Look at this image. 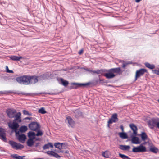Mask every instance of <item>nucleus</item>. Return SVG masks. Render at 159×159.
<instances>
[{
  "label": "nucleus",
  "mask_w": 159,
  "mask_h": 159,
  "mask_svg": "<svg viewBox=\"0 0 159 159\" xmlns=\"http://www.w3.org/2000/svg\"><path fill=\"white\" fill-rule=\"evenodd\" d=\"M0 94H5V91H0Z\"/></svg>",
  "instance_id": "nucleus-62"
},
{
  "label": "nucleus",
  "mask_w": 159,
  "mask_h": 159,
  "mask_svg": "<svg viewBox=\"0 0 159 159\" xmlns=\"http://www.w3.org/2000/svg\"><path fill=\"white\" fill-rule=\"evenodd\" d=\"M118 135L119 137L122 139H126L128 138V136L127 133L126 132L122 131L119 132Z\"/></svg>",
  "instance_id": "nucleus-25"
},
{
  "label": "nucleus",
  "mask_w": 159,
  "mask_h": 159,
  "mask_svg": "<svg viewBox=\"0 0 159 159\" xmlns=\"http://www.w3.org/2000/svg\"><path fill=\"white\" fill-rule=\"evenodd\" d=\"M124 70H121L120 67L112 68L108 70L100 69V75L105 76L108 79L115 77L118 75H120Z\"/></svg>",
  "instance_id": "nucleus-1"
},
{
  "label": "nucleus",
  "mask_w": 159,
  "mask_h": 159,
  "mask_svg": "<svg viewBox=\"0 0 159 159\" xmlns=\"http://www.w3.org/2000/svg\"><path fill=\"white\" fill-rule=\"evenodd\" d=\"M119 157L123 159H131L128 156L120 153H119Z\"/></svg>",
  "instance_id": "nucleus-37"
},
{
  "label": "nucleus",
  "mask_w": 159,
  "mask_h": 159,
  "mask_svg": "<svg viewBox=\"0 0 159 159\" xmlns=\"http://www.w3.org/2000/svg\"><path fill=\"white\" fill-rule=\"evenodd\" d=\"M144 141V142H143L140 144V146L141 147V148H142L145 152H148V151H147L146 147L145 146H143V145H146L147 143H148L149 142L148 141Z\"/></svg>",
  "instance_id": "nucleus-30"
},
{
  "label": "nucleus",
  "mask_w": 159,
  "mask_h": 159,
  "mask_svg": "<svg viewBox=\"0 0 159 159\" xmlns=\"http://www.w3.org/2000/svg\"><path fill=\"white\" fill-rule=\"evenodd\" d=\"M66 121H67L69 126H70L72 128L74 127L75 122L70 116H67L66 117Z\"/></svg>",
  "instance_id": "nucleus-17"
},
{
  "label": "nucleus",
  "mask_w": 159,
  "mask_h": 159,
  "mask_svg": "<svg viewBox=\"0 0 159 159\" xmlns=\"http://www.w3.org/2000/svg\"><path fill=\"white\" fill-rule=\"evenodd\" d=\"M131 63L132 62H128L127 63H123L122 64V67L123 68H125L128 65L131 64Z\"/></svg>",
  "instance_id": "nucleus-44"
},
{
  "label": "nucleus",
  "mask_w": 159,
  "mask_h": 159,
  "mask_svg": "<svg viewBox=\"0 0 159 159\" xmlns=\"http://www.w3.org/2000/svg\"><path fill=\"white\" fill-rule=\"evenodd\" d=\"M33 118L30 117H27L23 119V120H31Z\"/></svg>",
  "instance_id": "nucleus-49"
},
{
  "label": "nucleus",
  "mask_w": 159,
  "mask_h": 159,
  "mask_svg": "<svg viewBox=\"0 0 159 159\" xmlns=\"http://www.w3.org/2000/svg\"><path fill=\"white\" fill-rule=\"evenodd\" d=\"M36 76L37 77L38 81L39 80L41 81L43 80H45L49 79V73L47 72L38 76L36 75Z\"/></svg>",
  "instance_id": "nucleus-13"
},
{
  "label": "nucleus",
  "mask_w": 159,
  "mask_h": 159,
  "mask_svg": "<svg viewBox=\"0 0 159 159\" xmlns=\"http://www.w3.org/2000/svg\"><path fill=\"white\" fill-rule=\"evenodd\" d=\"M152 72L153 73L159 75V70H158L156 69L153 70L152 71Z\"/></svg>",
  "instance_id": "nucleus-45"
},
{
  "label": "nucleus",
  "mask_w": 159,
  "mask_h": 159,
  "mask_svg": "<svg viewBox=\"0 0 159 159\" xmlns=\"http://www.w3.org/2000/svg\"><path fill=\"white\" fill-rule=\"evenodd\" d=\"M91 74L93 75H94L95 74H99V69H98L96 71L92 70Z\"/></svg>",
  "instance_id": "nucleus-43"
},
{
  "label": "nucleus",
  "mask_w": 159,
  "mask_h": 159,
  "mask_svg": "<svg viewBox=\"0 0 159 159\" xmlns=\"http://www.w3.org/2000/svg\"><path fill=\"white\" fill-rule=\"evenodd\" d=\"M34 131L37 132V134H36V136H41L43 134V132L42 130L40 129H37L35 131Z\"/></svg>",
  "instance_id": "nucleus-34"
},
{
  "label": "nucleus",
  "mask_w": 159,
  "mask_h": 159,
  "mask_svg": "<svg viewBox=\"0 0 159 159\" xmlns=\"http://www.w3.org/2000/svg\"><path fill=\"white\" fill-rule=\"evenodd\" d=\"M6 113L8 118H14L12 121L8 123H20L22 122L21 113L20 112H17L16 109L9 108L6 109Z\"/></svg>",
  "instance_id": "nucleus-2"
},
{
  "label": "nucleus",
  "mask_w": 159,
  "mask_h": 159,
  "mask_svg": "<svg viewBox=\"0 0 159 159\" xmlns=\"http://www.w3.org/2000/svg\"><path fill=\"white\" fill-rule=\"evenodd\" d=\"M76 113L79 116H82L83 114L82 112L80 111H77Z\"/></svg>",
  "instance_id": "nucleus-47"
},
{
  "label": "nucleus",
  "mask_w": 159,
  "mask_h": 159,
  "mask_svg": "<svg viewBox=\"0 0 159 159\" xmlns=\"http://www.w3.org/2000/svg\"><path fill=\"white\" fill-rule=\"evenodd\" d=\"M7 125L9 128L11 129L10 133V135H11L13 132L15 133V135L16 136V133H18V128L20 127V125L19 123H7Z\"/></svg>",
  "instance_id": "nucleus-6"
},
{
  "label": "nucleus",
  "mask_w": 159,
  "mask_h": 159,
  "mask_svg": "<svg viewBox=\"0 0 159 159\" xmlns=\"http://www.w3.org/2000/svg\"><path fill=\"white\" fill-rule=\"evenodd\" d=\"M5 94H7L8 93H13L14 94H17L18 95H20L21 94L23 95H25L26 96H29L30 95H31V94H30V93H25L23 92H20L19 91H16V92H13L12 91L9 90L7 91H5Z\"/></svg>",
  "instance_id": "nucleus-15"
},
{
  "label": "nucleus",
  "mask_w": 159,
  "mask_h": 159,
  "mask_svg": "<svg viewBox=\"0 0 159 159\" xmlns=\"http://www.w3.org/2000/svg\"><path fill=\"white\" fill-rule=\"evenodd\" d=\"M145 73L149 74V73L146 69L144 68H141L136 71L135 74L139 77H140L141 76L143 75Z\"/></svg>",
  "instance_id": "nucleus-14"
},
{
  "label": "nucleus",
  "mask_w": 159,
  "mask_h": 159,
  "mask_svg": "<svg viewBox=\"0 0 159 159\" xmlns=\"http://www.w3.org/2000/svg\"><path fill=\"white\" fill-rule=\"evenodd\" d=\"M8 143L13 149L16 150H21L24 148L23 145L12 140H9Z\"/></svg>",
  "instance_id": "nucleus-7"
},
{
  "label": "nucleus",
  "mask_w": 159,
  "mask_h": 159,
  "mask_svg": "<svg viewBox=\"0 0 159 159\" xmlns=\"http://www.w3.org/2000/svg\"><path fill=\"white\" fill-rule=\"evenodd\" d=\"M144 65L146 67L148 68L152 71L155 67V65L154 64H151L148 62H145L144 63Z\"/></svg>",
  "instance_id": "nucleus-28"
},
{
  "label": "nucleus",
  "mask_w": 159,
  "mask_h": 159,
  "mask_svg": "<svg viewBox=\"0 0 159 159\" xmlns=\"http://www.w3.org/2000/svg\"><path fill=\"white\" fill-rule=\"evenodd\" d=\"M149 150H147L148 152L150 151L154 153H157L159 151L158 149L155 147L154 145H152L149 146Z\"/></svg>",
  "instance_id": "nucleus-22"
},
{
  "label": "nucleus",
  "mask_w": 159,
  "mask_h": 159,
  "mask_svg": "<svg viewBox=\"0 0 159 159\" xmlns=\"http://www.w3.org/2000/svg\"><path fill=\"white\" fill-rule=\"evenodd\" d=\"M9 70L8 66H6V72H7V71Z\"/></svg>",
  "instance_id": "nucleus-56"
},
{
  "label": "nucleus",
  "mask_w": 159,
  "mask_h": 159,
  "mask_svg": "<svg viewBox=\"0 0 159 159\" xmlns=\"http://www.w3.org/2000/svg\"><path fill=\"white\" fill-rule=\"evenodd\" d=\"M106 16V14H102V13H101V12H100V17Z\"/></svg>",
  "instance_id": "nucleus-54"
},
{
  "label": "nucleus",
  "mask_w": 159,
  "mask_h": 159,
  "mask_svg": "<svg viewBox=\"0 0 159 159\" xmlns=\"http://www.w3.org/2000/svg\"><path fill=\"white\" fill-rule=\"evenodd\" d=\"M38 112L39 113L44 114L47 113V111L45 110L44 107H42L38 110Z\"/></svg>",
  "instance_id": "nucleus-35"
},
{
  "label": "nucleus",
  "mask_w": 159,
  "mask_h": 159,
  "mask_svg": "<svg viewBox=\"0 0 159 159\" xmlns=\"http://www.w3.org/2000/svg\"><path fill=\"white\" fill-rule=\"evenodd\" d=\"M14 72L12 70H10L9 69L7 71V73H13Z\"/></svg>",
  "instance_id": "nucleus-55"
},
{
  "label": "nucleus",
  "mask_w": 159,
  "mask_h": 159,
  "mask_svg": "<svg viewBox=\"0 0 159 159\" xmlns=\"http://www.w3.org/2000/svg\"><path fill=\"white\" fill-rule=\"evenodd\" d=\"M39 144H40V143L39 142L37 143H36V144L35 145V147H37L39 146Z\"/></svg>",
  "instance_id": "nucleus-58"
},
{
  "label": "nucleus",
  "mask_w": 159,
  "mask_h": 159,
  "mask_svg": "<svg viewBox=\"0 0 159 159\" xmlns=\"http://www.w3.org/2000/svg\"><path fill=\"white\" fill-rule=\"evenodd\" d=\"M69 151H68V150H66V151H64V153L67 154H68V155H67V156L68 157H69V156L70 157V154L69 153Z\"/></svg>",
  "instance_id": "nucleus-52"
},
{
  "label": "nucleus",
  "mask_w": 159,
  "mask_h": 159,
  "mask_svg": "<svg viewBox=\"0 0 159 159\" xmlns=\"http://www.w3.org/2000/svg\"><path fill=\"white\" fill-rule=\"evenodd\" d=\"M29 112L25 110H24L23 111V113L24 115H28L29 114Z\"/></svg>",
  "instance_id": "nucleus-48"
},
{
  "label": "nucleus",
  "mask_w": 159,
  "mask_h": 159,
  "mask_svg": "<svg viewBox=\"0 0 159 159\" xmlns=\"http://www.w3.org/2000/svg\"><path fill=\"white\" fill-rule=\"evenodd\" d=\"M141 0H135V2L136 3H139Z\"/></svg>",
  "instance_id": "nucleus-63"
},
{
  "label": "nucleus",
  "mask_w": 159,
  "mask_h": 159,
  "mask_svg": "<svg viewBox=\"0 0 159 159\" xmlns=\"http://www.w3.org/2000/svg\"><path fill=\"white\" fill-rule=\"evenodd\" d=\"M8 57L11 60L16 61H20V59L23 58V57L21 56L19 57L16 55H10L8 56Z\"/></svg>",
  "instance_id": "nucleus-20"
},
{
  "label": "nucleus",
  "mask_w": 159,
  "mask_h": 159,
  "mask_svg": "<svg viewBox=\"0 0 159 159\" xmlns=\"http://www.w3.org/2000/svg\"><path fill=\"white\" fill-rule=\"evenodd\" d=\"M109 152L108 151L106 150L103 152L102 154V156L104 157L105 158H108L109 157L108 152Z\"/></svg>",
  "instance_id": "nucleus-36"
},
{
  "label": "nucleus",
  "mask_w": 159,
  "mask_h": 159,
  "mask_svg": "<svg viewBox=\"0 0 159 159\" xmlns=\"http://www.w3.org/2000/svg\"><path fill=\"white\" fill-rule=\"evenodd\" d=\"M119 148L123 151H129L131 148L130 146L129 145H119Z\"/></svg>",
  "instance_id": "nucleus-24"
},
{
  "label": "nucleus",
  "mask_w": 159,
  "mask_h": 159,
  "mask_svg": "<svg viewBox=\"0 0 159 159\" xmlns=\"http://www.w3.org/2000/svg\"><path fill=\"white\" fill-rule=\"evenodd\" d=\"M131 139H128L129 141L131 140V143L133 144H139L141 142V141L140 140L139 138L138 137H135L131 138Z\"/></svg>",
  "instance_id": "nucleus-19"
},
{
  "label": "nucleus",
  "mask_w": 159,
  "mask_h": 159,
  "mask_svg": "<svg viewBox=\"0 0 159 159\" xmlns=\"http://www.w3.org/2000/svg\"><path fill=\"white\" fill-rule=\"evenodd\" d=\"M50 148H53V144L51 142H49L47 144H45L43 147L44 150L48 149Z\"/></svg>",
  "instance_id": "nucleus-27"
},
{
  "label": "nucleus",
  "mask_w": 159,
  "mask_h": 159,
  "mask_svg": "<svg viewBox=\"0 0 159 159\" xmlns=\"http://www.w3.org/2000/svg\"><path fill=\"white\" fill-rule=\"evenodd\" d=\"M137 130H135L133 131V133H132L131 135H130V137L132 138V137H136V136H139V134H138L137 133Z\"/></svg>",
  "instance_id": "nucleus-38"
},
{
  "label": "nucleus",
  "mask_w": 159,
  "mask_h": 159,
  "mask_svg": "<svg viewBox=\"0 0 159 159\" xmlns=\"http://www.w3.org/2000/svg\"><path fill=\"white\" fill-rule=\"evenodd\" d=\"M59 94V93H52L51 92V95H54L58 94Z\"/></svg>",
  "instance_id": "nucleus-57"
},
{
  "label": "nucleus",
  "mask_w": 159,
  "mask_h": 159,
  "mask_svg": "<svg viewBox=\"0 0 159 159\" xmlns=\"http://www.w3.org/2000/svg\"><path fill=\"white\" fill-rule=\"evenodd\" d=\"M34 131H30L27 133V136L29 139H34L36 136V134Z\"/></svg>",
  "instance_id": "nucleus-26"
},
{
  "label": "nucleus",
  "mask_w": 159,
  "mask_h": 159,
  "mask_svg": "<svg viewBox=\"0 0 159 159\" xmlns=\"http://www.w3.org/2000/svg\"><path fill=\"white\" fill-rule=\"evenodd\" d=\"M57 80L59 82V84L64 86L65 87H66L69 84L68 81L65 80L62 78H57Z\"/></svg>",
  "instance_id": "nucleus-16"
},
{
  "label": "nucleus",
  "mask_w": 159,
  "mask_h": 159,
  "mask_svg": "<svg viewBox=\"0 0 159 159\" xmlns=\"http://www.w3.org/2000/svg\"><path fill=\"white\" fill-rule=\"evenodd\" d=\"M34 143V139H28L26 142V144L27 145L30 147H32L33 146Z\"/></svg>",
  "instance_id": "nucleus-29"
},
{
  "label": "nucleus",
  "mask_w": 159,
  "mask_h": 159,
  "mask_svg": "<svg viewBox=\"0 0 159 159\" xmlns=\"http://www.w3.org/2000/svg\"><path fill=\"white\" fill-rule=\"evenodd\" d=\"M147 124L151 129H153L155 128L159 129V118H153L148 121Z\"/></svg>",
  "instance_id": "nucleus-4"
},
{
  "label": "nucleus",
  "mask_w": 159,
  "mask_h": 159,
  "mask_svg": "<svg viewBox=\"0 0 159 159\" xmlns=\"http://www.w3.org/2000/svg\"><path fill=\"white\" fill-rule=\"evenodd\" d=\"M36 141H40V139L39 138H36Z\"/></svg>",
  "instance_id": "nucleus-64"
},
{
  "label": "nucleus",
  "mask_w": 159,
  "mask_h": 159,
  "mask_svg": "<svg viewBox=\"0 0 159 159\" xmlns=\"http://www.w3.org/2000/svg\"><path fill=\"white\" fill-rule=\"evenodd\" d=\"M113 123H115V122L111 118H109L107 121V123L109 124H111Z\"/></svg>",
  "instance_id": "nucleus-46"
},
{
  "label": "nucleus",
  "mask_w": 159,
  "mask_h": 159,
  "mask_svg": "<svg viewBox=\"0 0 159 159\" xmlns=\"http://www.w3.org/2000/svg\"><path fill=\"white\" fill-rule=\"evenodd\" d=\"M133 148L132 151H131L133 152L137 153V152H145L143 149L139 145L137 147H135L133 146Z\"/></svg>",
  "instance_id": "nucleus-18"
},
{
  "label": "nucleus",
  "mask_w": 159,
  "mask_h": 159,
  "mask_svg": "<svg viewBox=\"0 0 159 159\" xmlns=\"http://www.w3.org/2000/svg\"><path fill=\"white\" fill-rule=\"evenodd\" d=\"M30 94H31V95H30V96H33V95H38L39 94H49L51 95V92L50 93H45V92H41L38 93H31Z\"/></svg>",
  "instance_id": "nucleus-33"
},
{
  "label": "nucleus",
  "mask_w": 159,
  "mask_h": 159,
  "mask_svg": "<svg viewBox=\"0 0 159 159\" xmlns=\"http://www.w3.org/2000/svg\"><path fill=\"white\" fill-rule=\"evenodd\" d=\"M16 137L19 142L22 143H24L25 142L26 138V135L25 134L20 133L19 132L16 133Z\"/></svg>",
  "instance_id": "nucleus-10"
},
{
  "label": "nucleus",
  "mask_w": 159,
  "mask_h": 159,
  "mask_svg": "<svg viewBox=\"0 0 159 159\" xmlns=\"http://www.w3.org/2000/svg\"><path fill=\"white\" fill-rule=\"evenodd\" d=\"M71 86L70 87V90L73 89H77L79 88H84V83L72 82L71 83Z\"/></svg>",
  "instance_id": "nucleus-12"
},
{
  "label": "nucleus",
  "mask_w": 159,
  "mask_h": 159,
  "mask_svg": "<svg viewBox=\"0 0 159 159\" xmlns=\"http://www.w3.org/2000/svg\"><path fill=\"white\" fill-rule=\"evenodd\" d=\"M60 152L64 153V150H58L56 149H54L53 150L48 151L45 153L51 157H53L58 159H60L61 157L57 153Z\"/></svg>",
  "instance_id": "nucleus-5"
},
{
  "label": "nucleus",
  "mask_w": 159,
  "mask_h": 159,
  "mask_svg": "<svg viewBox=\"0 0 159 159\" xmlns=\"http://www.w3.org/2000/svg\"><path fill=\"white\" fill-rule=\"evenodd\" d=\"M28 127L31 131H35L37 129H40L41 126L39 123L36 121L31 122L28 125Z\"/></svg>",
  "instance_id": "nucleus-8"
},
{
  "label": "nucleus",
  "mask_w": 159,
  "mask_h": 159,
  "mask_svg": "<svg viewBox=\"0 0 159 159\" xmlns=\"http://www.w3.org/2000/svg\"><path fill=\"white\" fill-rule=\"evenodd\" d=\"M111 118L116 123L118 120V119L117 117V114L116 113L113 114L111 116Z\"/></svg>",
  "instance_id": "nucleus-31"
},
{
  "label": "nucleus",
  "mask_w": 159,
  "mask_h": 159,
  "mask_svg": "<svg viewBox=\"0 0 159 159\" xmlns=\"http://www.w3.org/2000/svg\"><path fill=\"white\" fill-rule=\"evenodd\" d=\"M129 126L131 129L133 131L138 130V128L137 126L134 123H131L129 125Z\"/></svg>",
  "instance_id": "nucleus-32"
},
{
  "label": "nucleus",
  "mask_w": 159,
  "mask_h": 159,
  "mask_svg": "<svg viewBox=\"0 0 159 159\" xmlns=\"http://www.w3.org/2000/svg\"><path fill=\"white\" fill-rule=\"evenodd\" d=\"M129 73V71L128 70H126L125 72V74L126 75H128Z\"/></svg>",
  "instance_id": "nucleus-59"
},
{
  "label": "nucleus",
  "mask_w": 159,
  "mask_h": 159,
  "mask_svg": "<svg viewBox=\"0 0 159 159\" xmlns=\"http://www.w3.org/2000/svg\"><path fill=\"white\" fill-rule=\"evenodd\" d=\"M103 82L105 83H107L109 82V81L107 80H104Z\"/></svg>",
  "instance_id": "nucleus-61"
},
{
  "label": "nucleus",
  "mask_w": 159,
  "mask_h": 159,
  "mask_svg": "<svg viewBox=\"0 0 159 159\" xmlns=\"http://www.w3.org/2000/svg\"><path fill=\"white\" fill-rule=\"evenodd\" d=\"M141 138V140L143 141H145L147 139H149L148 136L146 132L144 131H142L140 134L139 135Z\"/></svg>",
  "instance_id": "nucleus-21"
},
{
  "label": "nucleus",
  "mask_w": 159,
  "mask_h": 159,
  "mask_svg": "<svg viewBox=\"0 0 159 159\" xmlns=\"http://www.w3.org/2000/svg\"><path fill=\"white\" fill-rule=\"evenodd\" d=\"M99 79L96 80H93L92 81L84 83V88H87L89 87H92L96 85L99 82V75H98Z\"/></svg>",
  "instance_id": "nucleus-9"
},
{
  "label": "nucleus",
  "mask_w": 159,
  "mask_h": 159,
  "mask_svg": "<svg viewBox=\"0 0 159 159\" xmlns=\"http://www.w3.org/2000/svg\"><path fill=\"white\" fill-rule=\"evenodd\" d=\"M5 129L2 127H0V139L5 142H7V141Z\"/></svg>",
  "instance_id": "nucleus-11"
},
{
  "label": "nucleus",
  "mask_w": 159,
  "mask_h": 159,
  "mask_svg": "<svg viewBox=\"0 0 159 159\" xmlns=\"http://www.w3.org/2000/svg\"><path fill=\"white\" fill-rule=\"evenodd\" d=\"M60 144V143L59 142H56L54 143L53 146H54L55 148H58L59 150H61Z\"/></svg>",
  "instance_id": "nucleus-39"
},
{
  "label": "nucleus",
  "mask_w": 159,
  "mask_h": 159,
  "mask_svg": "<svg viewBox=\"0 0 159 159\" xmlns=\"http://www.w3.org/2000/svg\"><path fill=\"white\" fill-rule=\"evenodd\" d=\"M139 77L137 75H136L135 74V78H134V82H135L136 81L137 79L139 78Z\"/></svg>",
  "instance_id": "nucleus-51"
},
{
  "label": "nucleus",
  "mask_w": 159,
  "mask_h": 159,
  "mask_svg": "<svg viewBox=\"0 0 159 159\" xmlns=\"http://www.w3.org/2000/svg\"><path fill=\"white\" fill-rule=\"evenodd\" d=\"M28 129V127L27 126L24 125L20 126V129L18 128V132L19 133L21 132V133L25 132Z\"/></svg>",
  "instance_id": "nucleus-23"
},
{
  "label": "nucleus",
  "mask_w": 159,
  "mask_h": 159,
  "mask_svg": "<svg viewBox=\"0 0 159 159\" xmlns=\"http://www.w3.org/2000/svg\"><path fill=\"white\" fill-rule=\"evenodd\" d=\"M57 75L54 74H49V78H50L51 79H55L56 78H57L58 77H57Z\"/></svg>",
  "instance_id": "nucleus-40"
},
{
  "label": "nucleus",
  "mask_w": 159,
  "mask_h": 159,
  "mask_svg": "<svg viewBox=\"0 0 159 159\" xmlns=\"http://www.w3.org/2000/svg\"><path fill=\"white\" fill-rule=\"evenodd\" d=\"M67 145V143L65 142L60 143V146L61 150L63 149V148H65Z\"/></svg>",
  "instance_id": "nucleus-42"
},
{
  "label": "nucleus",
  "mask_w": 159,
  "mask_h": 159,
  "mask_svg": "<svg viewBox=\"0 0 159 159\" xmlns=\"http://www.w3.org/2000/svg\"><path fill=\"white\" fill-rule=\"evenodd\" d=\"M82 69H84L85 70V71H88L89 73H90L91 74L92 72V70L91 69L89 68H87L85 67H82L81 68Z\"/></svg>",
  "instance_id": "nucleus-41"
},
{
  "label": "nucleus",
  "mask_w": 159,
  "mask_h": 159,
  "mask_svg": "<svg viewBox=\"0 0 159 159\" xmlns=\"http://www.w3.org/2000/svg\"><path fill=\"white\" fill-rule=\"evenodd\" d=\"M16 81L21 84H33L38 82V80L36 75H23L17 77L16 79Z\"/></svg>",
  "instance_id": "nucleus-3"
},
{
  "label": "nucleus",
  "mask_w": 159,
  "mask_h": 159,
  "mask_svg": "<svg viewBox=\"0 0 159 159\" xmlns=\"http://www.w3.org/2000/svg\"><path fill=\"white\" fill-rule=\"evenodd\" d=\"M120 128L121 129L122 132L124 131V128L122 125H120Z\"/></svg>",
  "instance_id": "nucleus-53"
},
{
  "label": "nucleus",
  "mask_w": 159,
  "mask_h": 159,
  "mask_svg": "<svg viewBox=\"0 0 159 159\" xmlns=\"http://www.w3.org/2000/svg\"><path fill=\"white\" fill-rule=\"evenodd\" d=\"M0 151L1 152H5V151L3 149V148L1 147V148H0Z\"/></svg>",
  "instance_id": "nucleus-60"
},
{
  "label": "nucleus",
  "mask_w": 159,
  "mask_h": 159,
  "mask_svg": "<svg viewBox=\"0 0 159 159\" xmlns=\"http://www.w3.org/2000/svg\"><path fill=\"white\" fill-rule=\"evenodd\" d=\"M84 50L83 49H81L80 50L79 52H78V53L79 54L81 55L82 54Z\"/></svg>",
  "instance_id": "nucleus-50"
}]
</instances>
